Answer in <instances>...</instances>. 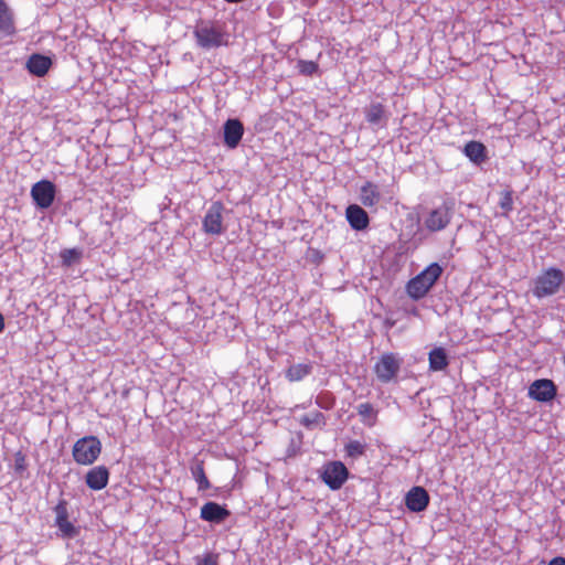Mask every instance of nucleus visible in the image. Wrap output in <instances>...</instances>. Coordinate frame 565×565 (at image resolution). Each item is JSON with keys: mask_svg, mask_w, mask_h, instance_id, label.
I'll use <instances>...</instances> for the list:
<instances>
[{"mask_svg": "<svg viewBox=\"0 0 565 565\" xmlns=\"http://www.w3.org/2000/svg\"><path fill=\"white\" fill-rule=\"evenodd\" d=\"M565 275L556 267L544 269L533 281L532 294L537 299L552 297L559 291L564 284Z\"/></svg>", "mask_w": 565, "mask_h": 565, "instance_id": "1", "label": "nucleus"}, {"mask_svg": "<svg viewBox=\"0 0 565 565\" xmlns=\"http://www.w3.org/2000/svg\"><path fill=\"white\" fill-rule=\"evenodd\" d=\"M443 274V267L438 263H433L422 273L412 278L406 290L411 298L418 300L427 295L430 288L439 279Z\"/></svg>", "mask_w": 565, "mask_h": 565, "instance_id": "2", "label": "nucleus"}, {"mask_svg": "<svg viewBox=\"0 0 565 565\" xmlns=\"http://www.w3.org/2000/svg\"><path fill=\"white\" fill-rule=\"evenodd\" d=\"M102 452V443L96 436L79 438L73 446L72 455L78 465L94 463Z\"/></svg>", "mask_w": 565, "mask_h": 565, "instance_id": "3", "label": "nucleus"}, {"mask_svg": "<svg viewBox=\"0 0 565 565\" xmlns=\"http://www.w3.org/2000/svg\"><path fill=\"white\" fill-rule=\"evenodd\" d=\"M193 34L198 46L204 50L218 47L226 43L222 29L212 22H201L195 26Z\"/></svg>", "mask_w": 565, "mask_h": 565, "instance_id": "4", "label": "nucleus"}, {"mask_svg": "<svg viewBox=\"0 0 565 565\" xmlns=\"http://www.w3.org/2000/svg\"><path fill=\"white\" fill-rule=\"evenodd\" d=\"M225 206L221 201H214L206 209L202 220V230L209 235H221L225 228L223 226V213Z\"/></svg>", "mask_w": 565, "mask_h": 565, "instance_id": "5", "label": "nucleus"}, {"mask_svg": "<svg viewBox=\"0 0 565 565\" xmlns=\"http://www.w3.org/2000/svg\"><path fill=\"white\" fill-rule=\"evenodd\" d=\"M403 360L395 353H384L374 365V372L382 383H388L401 370Z\"/></svg>", "mask_w": 565, "mask_h": 565, "instance_id": "6", "label": "nucleus"}, {"mask_svg": "<svg viewBox=\"0 0 565 565\" xmlns=\"http://www.w3.org/2000/svg\"><path fill=\"white\" fill-rule=\"evenodd\" d=\"M349 470L341 461L324 465L321 479L331 490H339L348 480Z\"/></svg>", "mask_w": 565, "mask_h": 565, "instance_id": "7", "label": "nucleus"}, {"mask_svg": "<svg viewBox=\"0 0 565 565\" xmlns=\"http://www.w3.org/2000/svg\"><path fill=\"white\" fill-rule=\"evenodd\" d=\"M56 186L49 180H41L33 184L31 189V198L38 209H49L55 199Z\"/></svg>", "mask_w": 565, "mask_h": 565, "instance_id": "8", "label": "nucleus"}, {"mask_svg": "<svg viewBox=\"0 0 565 565\" xmlns=\"http://www.w3.org/2000/svg\"><path fill=\"white\" fill-rule=\"evenodd\" d=\"M55 525L61 532L62 537L73 539L78 534V530L68 521L67 501L61 499L54 508Z\"/></svg>", "mask_w": 565, "mask_h": 565, "instance_id": "9", "label": "nucleus"}, {"mask_svg": "<svg viewBox=\"0 0 565 565\" xmlns=\"http://www.w3.org/2000/svg\"><path fill=\"white\" fill-rule=\"evenodd\" d=\"M451 220L450 207L444 203L431 210L425 220V226L430 232H438L447 227Z\"/></svg>", "mask_w": 565, "mask_h": 565, "instance_id": "10", "label": "nucleus"}, {"mask_svg": "<svg viewBox=\"0 0 565 565\" xmlns=\"http://www.w3.org/2000/svg\"><path fill=\"white\" fill-rule=\"evenodd\" d=\"M556 393V385L547 379L536 380L529 387V396L537 402H550Z\"/></svg>", "mask_w": 565, "mask_h": 565, "instance_id": "11", "label": "nucleus"}, {"mask_svg": "<svg viewBox=\"0 0 565 565\" xmlns=\"http://www.w3.org/2000/svg\"><path fill=\"white\" fill-rule=\"evenodd\" d=\"M429 494L423 487H413L405 495V505L412 512H422L429 504Z\"/></svg>", "mask_w": 565, "mask_h": 565, "instance_id": "12", "label": "nucleus"}, {"mask_svg": "<svg viewBox=\"0 0 565 565\" xmlns=\"http://www.w3.org/2000/svg\"><path fill=\"white\" fill-rule=\"evenodd\" d=\"M230 515L231 512L225 507L213 501L203 504L200 511L202 520L215 524L223 523Z\"/></svg>", "mask_w": 565, "mask_h": 565, "instance_id": "13", "label": "nucleus"}, {"mask_svg": "<svg viewBox=\"0 0 565 565\" xmlns=\"http://www.w3.org/2000/svg\"><path fill=\"white\" fill-rule=\"evenodd\" d=\"M224 143L234 149L238 146L244 135V126L239 119L230 118L224 122Z\"/></svg>", "mask_w": 565, "mask_h": 565, "instance_id": "14", "label": "nucleus"}, {"mask_svg": "<svg viewBox=\"0 0 565 565\" xmlns=\"http://www.w3.org/2000/svg\"><path fill=\"white\" fill-rule=\"evenodd\" d=\"M53 65L50 56L40 53H33L29 56L25 63L28 72L36 77H43L47 74Z\"/></svg>", "mask_w": 565, "mask_h": 565, "instance_id": "15", "label": "nucleus"}, {"mask_svg": "<svg viewBox=\"0 0 565 565\" xmlns=\"http://www.w3.org/2000/svg\"><path fill=\"white\" fill-rule=\"evenodd\" d=\"M0 34L4 38L17 34L14 12L4 0H0Z\"/></svg>", "mask_w": 565, "mask_h": 565, "instance_id": "16", "label": "nucleus"}, {"mask_svg": "<svg viewBox=\"0 0 565 565\" xmlns=\"http://www.w3.org/2000/svg\"><path fill=\"white\" fill-rule=\"evenodd\" d=\"M109 470L105 466H97L89 469L85 476V482L92 490L98 491L108 484Z\"/></svg>", "mask_w": 565, "mask_h": 565, "instance_id": "17", "label": "nucleus"}, {"mask_svg": "<svg viewBox=\"0 0 565 565\" xmlns=\"http://www.w3.org/2000/svg\"><path fill=\"white\" fill-rule=\"evenodd\" d=\"M359 200L366 207L376 206L382 200L380 186L371 181H366L360 189Z\"/></svg>", "mask_w": 565, "mask_h": 565, "instance_id": "18", "label": "nucleus"}, {"mask_svg": "<svg viewBox=\"0 0 565 565\" xmlns=\"http://www.w3.org/2000/svg\"><path fill=\"white\" fill-rule=\"evenodd\" d=\"M347 220L350 226L355 231L365 230L369 226L370 218L367 213L358 204H352L347 207Z\"/></svg>", "mask_w": 565, "mask_h": 565, "instance_id": "19", "label": "nucleus"}, {"mask_svg": "<svg viewBox=\"0 0 565 565\" xmlns=\"http://www.w3.org/2000/svg\"><path fill=\"white\" fill-rule=\"evenodd\" d=\"M463 153L469 160L476 164H480L487 159V148L486 146L476 140H471L467 142L463 147Z\"/></svg>", "mask_w": 565, "mask_h": 565, "instance_id": "20", "label": "nucleus"}, {"mask_svg": "<svg viewBox=\"0 0 565 565\" xmlns=\"http://www.w3.org/2000/svg\"><path fill=\"white\" fill-rule=\"evenodd\" d=\"M429 369L431 371H443L448 364V355L444 348H435L428 354Z\"/></svg>", "mask_w": 565, "mask_h": 565, "instance_id": "21", "label": "nucleus"}, {"mask_svg": "<svg viewBox=\"0 0 565 565\" xmlns=\"http://www.w3.org/2000/svg\"><path fill=\"white\" fill-rule=\"evenodd\" d=\"M311 363H298L290 365L285 373V376L290 382H298L311 374Z\"/></svg>", "mask_w": 565, "mask_h": 565, "instance_id": "22", "label": "nucleus"}, {"mask_svg": "<svg viewBox=\"0 0 565 565\" xmlns=\"http://www.w3.org/2000/svg\"><path fill=\"white\" fill-rule=\"evenodd\" d=\"M365 118L369 124L371 125H379L383 120L386 121L387 116L385 114V108L381 103H372L366 109H365Z\"/></svg>", "mask_w": 565, "mask_h": 565, "instance_id": "23", "label": "nucleus"}, {"mask_svg": "<svg viewBox=\"0 0 565 565\" xmlns=\"http://www.w3.org/2000/svg\"><path fill=\"white\" fill-rule=\"evenodd\" d=\"M191 473L198 483V489L204 491L211 488V483L205 475L203 461L196 462L191 467Z\"/></svg>", "mask_w": 565, "mask_h": 565, "instance_id": "24", "label": "nucleus"}, {"mask_svg": "<svg viewBox=\"0 0 565 565\" xmlns=\"http://www.w3.org/2000/svg\"><path fill=\"white\" fill-rule=\"evenodd\" d=\"M358 414L361 416L363 424L373 426L376 422V411L371 403H362L356 407Z\"/></svg>", "mask_w": 565, "mask_h": 565, "instance_id": "25", "label": "nucleus"}, {"mask_svg": "<svg viewBox=\"0 0 565 565\" xmlns=\"http://www.w3.org/2000/svg\"><path fill=\"white\" fill-rule=\"evenodd\" d=\"M300 423L307 428H313L323 426L326 424V417L321 412H313L305 415Z\"/></svg>", "mask_w": 565, "mask_h": 565, "instance_id": "26", "label": "nucleus"}, {"mask_svg": "<svg viewBox=\"0 0 565 565\" xmlns=\"http://www.w3.org/2000/svg\"><path fill=\"white\" fill-rule=\"evenodd\" d=\"M82 250L78 248H67L63 249L60 254L63 266L70 267L75 262H78L82 258Z\"/></svg>", "mask_w": 565, "mask_h": 565, "instance_id": "27", "label": "nucleus"}, {"mask_svg": "<svg viewBox=\"0 0 565 565\" xmlns=\"http://www.w3.org/2000/svg\"><path fill=\"white\" fill-rule=\"evenodd\" d=\"M298 72L305 76H312L319 70L318 63L313 61L299 60L297 62Z\"/></svg>", "mask_w": 565, "mask_h": 565, "instance_id": "28", "label": "nucleus"}, {"mask_svg": "<svg viewBox=\"0 0 565 565\" xmlns=\"http://www.w3.org/2000/svg\"><path fill=\"white\" fill-rule=\"evenodd\" d=\"M499 206L503 210L502 215L509 216V213L513 210V195L512 191H503L499 201Z\"/></svg>", "mask_w": 565, "mask_h": 565, "instance_id": "29", "label": "nucleus"}, {"mask_svg": "<svg viewBox=\"0 0 565 565\" xmlns=\"http://www.w3.org/2000/svg\"><path fill=\"white\" fill-rule=\"evenodd\" d=\"M345 451H347L348 456L355 458V457L362 456L364 454L365 446L359 440H351L345 446Z\"/></svg>", "mask_w": 565, "mask_h": 565, "instance_id": "30", "label": "nucleus"}, {"mask_svg": "<svg viewBox=\"0 0 565 565\" xmlns=\"http://www.w3.org/2000/svg\"><path fill=\"white\" fill-rule=\"evenodd\" d=\"M316 404L323 409H330L334 405V397L330 392L321 393L316 398Z\"/></svg>", "mask_w": 565, "mask_h": 565, "instance_id": "31", "label": "nucleus"}, {"mask_svg": "<svg viewBox=\"0 0 565 565\" xmlns=\"http://www.w3.org/2000/svg\"><path fill=\"white\" fill-rule=\"evenodd\" d=\"M196 565H218V555L206 553L203 556L195 557Z\"/></svg>", "mask_w": 565, "mask_h": 565, "instance_id": "32", "label": "nucleus"}, {"mask_svg": "<svg viewBox=\"0 0 565 565\" xmlns=\"http://www.w3.org/2000/svg\"><path fill=\"white\" fill-rule=\"evenodd\" d=\"M547 565H565V558L561 556L554 557Z\"/></svg>", "mask_w": 565, "mask_h": 565, "instance_id": "33", "label": "nucleus"}, {"mask_svg": "<svg viewBox=\"0 0 565 565\" xmlns=\"http://www.w3.org/2000/svg\"><path fill=\"white\" fill-rule=\"evenodd\" d=\"M4 329V319L3 316L0 313V332Z\"/></svg>", "mask_w": 565, "mask_h": 565, "instance_id": "34", "label": "nucleus"}, {"mask_svg": "<svg viewBox=\"0 0 565 565\" xmlns=\"http://www.w3.org/2000/svg\"><path fill=\"white\" fill-rule=\"evenodd\" d=\"M564 364H565V356H564Z\"/></svg>", "mask_w": 565, "mask_h": 565, "instance_id": "35", "label": "nucleus"}]
</instances>
